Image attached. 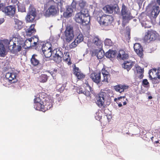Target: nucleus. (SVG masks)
<instances>
[{"instance_id":"obj_39","label":"nucleus","mask_w":160,"mask_h":160,"mask_svg":"<svg viewBox=\"0 0 160 160\" xmlns=\"http://www.w3.org/2000/svg\"><path fill=\"white\" fill-rule=\"evenodd\" d=\"M65 87L66 85L64 84H60L57 85L56 88L58 91L61 92L65 89Z\"/></svg>"},{"instance_id":"obj_40","label":"nucleus","mask_w":160,"mask_h":160,"mask_svg":"<svg viewBox=\"0 0 160 160\" xmlns=\"http://www.w3.org/2000/svg\"><path fill=\"white\" fill-rule=\"evenodd\" d=\"M52 49L42 52L45 57L47 58L50 57L52 54Z\"/></svg>"},{"instance_id":"obj_14","label":"nucleus","mask_w":160,"mask_h":160,"mask_svg":"<svg viewBox=\"0 0 160 160\" xmlns=\"http://www.w3.org/2000/svg\"><path fill=\"white\" fill-rule=\"evenodd\" d=\"M53 100L48 98H46L44 101H42L44 112L49 109L52 107Z\"/></svg>"},{"instance_id":"obj_7","label":"nucleus","mask_w":160,"mask_h":160,"mask_svg":"<svg viewBox=\"0 0 160 160\" xmlns=\"http://www.w3.org/2000/svg\"><path fill=\"white\" fill-rule=\"evenodd\" d=\"M64 34L66 41L68 42H71L74 36L73 27L70 25L67 26Z\"/></svg>"},{"instance_id":"obj_9","label":"nucleus","mask_w":160,"mask_h":160,"mask_svg":"<svg viewBox=\"0 0 160 160\" xmlns=\"http://www.w3.org/2000/svg\"><path fill=\"white\" fill-rule=\"evenodd\" d=\"M59 9L58 6L55 5H51L45 12L44 15L49 17L50 15L54 16L59 12Z\"/></svg>"},{"instance_id":"obj_15","label":"nucleus","mask_w":160,"mask_h":160,"mask_svg":"<svg viewBox=\"0 0 160 160\" xmlns=\"http://www.w3.org/2000/svg\"><path fill=\"white\" fill-rule=\"evenodd\" d=\"M101 72H94L91 74L90 78L95 83L98 84L101 81Z\"/></svg>"},{"instance_id":"obj_6","label":"nucleus","mask_w":160,"mask_h":160,"mask_svg":"<svg viewBox=\"0 0 160 160\" xmlns=\"http://www.w3.org/2000/svg\"><path fill=\"white\" fill-rule=\"evenodd\" d=\"M75 20L78 23L83 25H87L90 22V17L84 16V15L79 12L77 13L75 16Z\"/></svg>"},{"instance_id":"obj_38","label":"nucleus","mask_w":160,"mask_h":160,"mask_svg":"<svg viewBox=\"0 0 160 160\" xmlns=\"http://www.w3.org/2000/svg\"><path fill=\"white\" fill-rule=\"evenodd\" d=\"M153 84H158L160 82V76L149 78Z\"/></svg>"},{"instance_id":"obj_12","label":"nucleus","mask_w":160,"mask_h":160,"mask_svg":"<svg viewBox=\"0 0 160 160\" xmlns=\"http://www.w3.org/2000/svg\"><path fill=\"white\" fill-rule=\"evenodd\" d=\"M121 14L123 20L129 19L131 16V13L128 8L123 3L122 4Z\"/></svg>"},{"instance_id":"obj_54","label":"nucleus","mask_w":160,"mask_h":160,"mask_svg":"<svg viewBox=\"0 0 160 160\" xmlns=\"http://www.w3.org/2000/svg\"><path fill=\"white\" fill-rule=\"evenodd\" d=\"M143 26L145 28H150L151 27V26L149 25H147V23L146 22H144L142 23Z\"/></svg>"},{"instance_id":"obj_34","label":"nucleus","mask_w":160,"mask_h":160,"mask_svg":"<svg viewBox=\"0 0 160 160\" xmlns=\"http://www.w3.org/2000/svg\"><path fill=\"white\" fill-rule=\"evenodd\" d=\"M114 8L109 5L105 6L103 8V10L105 11L106 13H112L113 12Z\"/></svg>"},{"instance_id":"obj_13","label":"nucleus","mask_w":160,"mask_h":160,"mask_svg":"<svg viewBox=\"0 0 160 160\" xmlns=\"http://www.w3.org/2000/svg\"><path fill=\"white\" fill-rule=\"evenodd\" d=\"M16 10L14 6L12 5L8 6L5 7L4 13L7 16L12 17L14 15Z\"/></svg>"},{"instance_id":"obj_41","label":"nucleus","mask_w":160,"mask_h":160,"mask_svg":"<svg viewBox=\"0 0 160 160\" xmlns=\"http://www.w3.org/2000/svg\"><path fill=\"white\" fill-rule=\"evenodd\" d=\"M123 99V101H124L123 102V105H126L127 103V102L126 100H124L125 99V100H127V99L126 98L125 96H120L118 97V98H115L114 99V101L115 102H116L117 100L120 101L121 100V99Z\"/></svg>"},{"instance_id":"obj_31","label":"nucleus","mask_w":160,"mask_h":160,"mask_svg":"<svg viewBox=\"0 0 160 160\" xmlns=\"http://www.w3.org/2000/svg\"><path fill=\"white\" fill-rule=\"evenodd\" d=\"M116 52L115 50H109L106 53L105 55L107 58H112L115 57Z\"/></svg>"},{"instance_id":"obj_43","label":"nucleus","mask_w":160,"mask_h":160,"mask_svg":"<svg viewBox=\"0 0 160 160\" xmlns=\"http://www.w3.org/2000/svg\"><path fill=\"white\" fill-rule=\"evenodd\" d=\"M84 15V16L89 17L90 16L88 14V11L87 9H85V8H82L80 12H79Z\"/></svg>"},{"instance_id":"obj_57","label":"nucleus","mask_w":160,"mask_h":160,"mask_svg":"<svg viewBox=\"0 0 160 160\" xmlns=\"http://www.w3.org/2000/svg\"><path fill=\"white\" fill-rule=\"evenodd\" d=\"M114 9L115 10V11L117 13H118L119 12V9L118 7H115L114 8Z\"/></svg>"},{"instance_id":"obj_3","label":"nucleus","mask_w":160,"mask_h":160,"mask_svg":"<svg viewBox=\"0 0 160 160\" xmlns=\"http://www.w3.org/2000/svg\"><path fill=\"white\" fill-rule=\"evenodd\" d=\"M11 40L7 39L0 40V57H4L7 55L6 48H9Z\"/></svg>"},{"instance_id":"obj_23","label":"nucleus","mask_w":160,"mask_h":160,"mask_svg":"<svg viewBox=\"0 0 160 160\" xmlns=\"http://www.w3.org/2000/svg\"><path fill=\"white\" fill-rule=\"evenodd\" d=\"M92 53L94 54L96 56L98 59H101L104 56V52L103 50L101 49H95L94 50Z\"/></svg>"},{"instance_id":"obj_30","label":"nucleus","mask_w":160,"mask_h":160,"mask_svg":"<svg viewBox=\"0 0 160 160\" xmlns=\"http://www.w3.org/2000/svg\"><path fill=\"white\" fill-rule=\"evenodd\" d=\"M92 42L93 43L98 47H102V42L98 36H95L93 38Z\"/></svg>"},{"instance_id":"obj_55","label":"nucleus","mask_w":160,"mask_h":160,"mask_svg":"<svg viewBox=\"0 0 160 160\" xmlns=\"http://www.w3.org/2000/svg\"><path fill=\"white\" fill-rule=\"evenodd\" d=\"M63 98L61 96L59 97H57V102H61Z\"/></svg>"},{"instance_id":"obj_21","label":"nucleus","mask_w":160,"mask_h":160,"mask_svg":"<svg viewBox=\"0 0 160 160\" xmlns=\"http://www.w3.org/2000/svg\"><path fill=\"white\" fill-rule=\"evenodd\" d=\"M74 74L78 79H82L85 77V75L81 72L78 68L75 67L74 69Z\"/></svg>"},{"instance_id":"obj_10","label":"nucleus","mask_w":160,"mask_h":160,"mask_svg":"<svg viewBox=\"0 0 160 160\" xmlns=\"http://www.w3.org/2000/svg\"><path fill=\"white\" fill-rule=\"evenodd\" d=\"M158 36V34L156 32L152 31H148L146 33L143 40L145 42H148L155 40Z\"/></svg>"},{"instance_id":"obj_52","label":"nucleus","mask_w":160,"mask_h":160,"mask_svg":"<svg viewBox=\"0 0 160 160\" xmlns=\"http://www.w3.org/2000/svg\"><path fill=\"white\" fill-rule=\"evenodd\" d=\"M77 92L79 94L84 93V92L83 91L82 88L81 87H79L78 88Z\"/></svg>"},{"instance_id":"obj_18","label":"nucleus","mask_w":160,"mask_h":160,"mask_svg":"<svg viewBox=\"0 0 160 160\" xmlns=\"http://www.w3.org/2000/svg\"><path fill=\"white\" fill-rule=\"evenodd\" d=\"M160 12V10L159 6H153L151 12L149 15L150 17L151 18H156Z\"/></svg>"},{"instance_id":"obj_60","label":"nucleus","mask_w":160,"mask_h":160,"mask_svg":"<svg viewBox=\"0 0 160 160\" xmlns=\"http://www.w3.org/2000/svg\"><path fill=\"white\" fill-rule=\"evenodd\" d=\"M35 38L37 39V42H34V46H36L37 45V42H38V38L36 36H35Z\"/></svg>"},{"instance_id":"obj_33","label":"nucleus","mask_w":160,"mask_h":160,"mask_svg":"<svg viewBox=\"0 0 160 160\" xmlns=\"http://www.w3.org/2000/svg\"><path fill=\"white\" fill-rule=\"evenodd\" d=\"M135 68L137 72L140 74L138 78L140 79H142L144 76V69L139 66H136Z\"/></svg>"},{"instance_id":"obj_16","label":"nucleus","mask_w":160,"mask_h":160,"mask_svg":"<svg viewBox=\"0 0 160 160\" xmlns=\"http://www.w3.org/2000/svg\"><path fill=\"white\" fill-rule=\"evenodd\" d=\"M134 49L137 54L140 57L143 56V49L142 47L139 43H136L134 45Z\"/></svg>"},{"instance_id":"obj_26","label":"nucleus","mask_w":160,"mask_h":160,"mask_svg":"<svg viewBox=\"0 0 160 160\" xmlns=\"http://www.w3.org/2000/svg\"><path fill=\"white\" fill-rule=\"evenodd\" d=\"M133 65V63L132 61H125L122 66L123 68L126 69L128 71L131 69Z\"/></svg>"},{"instance_id":"obj_35","label":"nucleus","mask_w":160,"mask_h":160,"mask_svg":"<svg viewBox=\"0 0 160 160\" xmlns=\"http://www.w3.org/2000/svg\"><path fill=\"white\" fill-rule=\"evenodd\" d=\"M42 103H38L35 104L34 105V108L37 110L44 112L43 108V104L42 103Z\"/></svg>"},{"instance_id":"obj_32","label":"nucleus","mask_w":160,"mask_h":160,"mask_svg":"<svg viewBox=\"0 0 160 160\" xmlns=\"http://www.w3.org/2000/svg\"><path fill=\"white\" fill-rule=\"evenodd\" d=\"M52 49V45L50 42H47L44 44H43L42 46V52Z\"/></svg>"},{"instance_id":"obj_51","label":"nucleus","mask_w":160,"mask_h":160,"mask_svg":"<svg viewBox=\"0 0 160 160\" xmlns=\"http://www.w3.org/2000/svg\"><path fill=\"white\" fill-rule=\"evenodd\" d=\"M5 7H4V5L3 3H0V11H2V12H4V8Z\"/></svg>"},{"instance_id":"obj_2","label":"nucleus","mask_w":160,"mask_h":160,"mask_svg":"<svg viewBox=\"0 0 160 160\" xmlns=\"http://www.w3.org/2000/svg\"><path fill=\"white\" fill-rule=\"evenodd\" d=\"M16 75L13 73L7 72L4 78H2L1 79V83L3 86L7 87L11 83L15 82V79H16Z\"/></svg>"},{"instance_id":"obj_46","label":"nucleus","mask_w":160,"mask_h":160,"mask_svg":"<svg viewBox=\"0 0 160 160\" xmlns=\"http://www.w3.org/2000/svg\"><path fill=\"white\" fill-rule=\"evenodd\" d=\"M55 1L58 6H60L61 8H62L63 6L64 3H65V2L63 0H55Z\"/></svg>"},{"instance_id":"obj_64","label":"nucleus","mask_w":160,"mask_h":160,"mask_svg":"<svg viewBox=\"0 0 160 160\" xmlns=\"http://www.w3.org/2000/svg\"><path fill=\"white\" fill-rule=\"evenodd\" d=\"M157 2L158 5H160V0H157Z\"/></svg>"},{"instance_id":"obj_61","label":"nucleus","mask_w":160,"mask_h":160,"mask_svg":"<svg viewBox=\"0 0 160 160\" xmlns=\"http://www.w3.org/2000/svg\"><path fill=\"white\" fill-rule=\"evenodd\" d=\"M17 1V0H11V2L13 4L16 3Z\"/></svg>"},{"instance_id":"obj_47","label":"nucleus","mask_w":160,"mask_h":160,"mask_svg":"<svg viewBox=\"0 0 160 160\" xmlns=\"http://www.w3.org/2000/svg\"><path fill=\"white\" fill-rule=\"evenodd\" d=\"M104 44L105 46H111L112 45V42L109 39H106L104 41Z\"/></svg>"},{"instance_id":"obj_58","label":"nucleus","mask_w":160,"mask_h":160,"mask_svg":"<svg viewBox=\"0 0 160 160\" xmlns=\"http://www.w3.org/2000/svg\"><path fill=\"white\" fill-rule=\"evenodd\" d=\"M30 1L29 0H26L25 1V4L26 5H28L30 4Z\"/></svg>"},{"instance_id":"obj_11","label":"nucleus","mask_w":160,"mask_h":160,"mask_svg":"<svg viewBox=\"0 0 160 160\" xmlns=\"http://www.w3.org/2000/svg\"><path fill=\"white\" fill-rule=\"evenodd\" d=\"M53 53H54L53 56L54 61L57 63H59L62 61V57H63V52L60 50L59 49L57 48L55 50H54L53 51Z\"/></svg>"},{"instance_id":"obj_20","label":"nucleus","mask_w":160,"mask_h":160,"mask_svg":"<svg viewBox=\"0 0 160 160\" xmlns=\"http://www.w3.org/2000/svg\"><path fill=\"white\" fill-rule=\"evenodd\" d=\"M102 73L103 75V78L102 82H108V81L111 79L109 72L106 70L105 68H103L102 70Z\"/></svg>"},{"instance_id":"obj_1","label":"nucleus","mask_w":160,"mask_h":160,"mask_svg":"<svg viewBox=\"0 0 160 160\" xmlns=\"http://www.w3.org/2000/svg\"><path fill=\"white\" fill-rule=\"evenodd\" d=\"M97 19L100 25L106 26L111 24L113 18L111 15H102V12H99L97 16Z\"/></svg>"},{"instance_id":"obj_24","label":"nucleus","mask_w":160,"mask_h":160,"mask_svg":"<svg viewBox=\"0 0 160 160\" xmlns=\"http://www.w3.org/2000/svg\"><path fill=\"white\" fill-rule=\"evenodd\" d=\"M160 73V70L159 69H157L156 68L151 69L149 72V78H152L160 76L159 73Z\"/></svg>"},{"instance_id":"obj_17","label":"nucleus","mask_w":160,"mask_h":160,"mask_svg":"<svg viewBox=\"0 0 160 160\" xmlns=\"http://www.w3.org/2000/svg\"><path fill=\"white\" fill-rule=\"evenodd\" d=\"M129 88L128 85L119 84L114 86V88L116 92L121 93L127 90Z\"/></svg>"},{"instance_id":"obj_37","label":"nucleus","mask_w":160,"mask_h":160,"mask_svg":"<svg viewBox=\"0 0 160 160\" xmlns=\"http://www.w3.org/2000/svg\"><path fill=\"white\" fill-rule=\"evenodd\" d=\"M48 76L45 74H42L38 78V80L40 82H46L48 80Z\"/></svg>"},{"instance_id":"obj_4","label":"nucleus","mask_w":160,"mask_h":160,"mask_svg":"<svg viewBox=\"0 0 160 160\" xmlns=\"http://www.w3.org/2000/svg\"><path fill=\"white\" fill-rule=\"evenodd\" d=\"M108 93L103 92H100L96 96V103L100 108L104 107V102L108 98Z\"/></svg>"},{"instance_id":"obj_62","label":"nucleus","mask_w":160,"mask_h":160,"mask_svg":"<svg viewBox=\"0 0 160 160\" xmlns=\"http://www.w3.org/2000/svg\"><path fill=\"white\" fill-rule=\"evenodd\" d=\"M117 103H118V105L119 107H121L122 106V104L121 102H117Z\"/></svg>"},{"instance_id":"obj_5","label":"nucleus","mask_w":160,"mask_h":160,"mask_svg":"<svg viewBox=\"0 0 160 160\" xmlns=\"http://www.w3.org/2000/svg\"><path fill=\"white\" fill-rule=\"evenodd\" d=\"M108 93L103 92H100L96 96V103L100 108L104 107V102L108 98Z\"/></svg>"},{"instance_id":"obj_59","label":"nucleus","mask_w":160,"mask_h":160,"mask_svg":"<svg viewBox=\"0 0 160 160\" xmlns=\"http://www.w3.org/2000/svg\"><path fill=\"white\" fill-rule=\"evenodd\" d=\"M5 21L4 18H0V25L3 23Z\"/></svg>"},{"instance_id":"obj_50","label":"nucleus","mask_w":160,"mask_h":160,"mask_svg":"<svg viewBox=\"0 0 160 160\" xmlns=\"http://www.w3.org/2000/svg\"><path fill=\"white\" fill-rule=\"evenodd\" d=\"M142 84L145 85V87H148L149 86V83L148 82L147 79H144L142 81Z\"/></svg>"},{"instance_id":"obj_19","label":"nucleus","mask_w":160,"mask_h":160,"mask_svg":"<svg viewBox=\"0 0 160 160\" xmlns=\"http://www.w3.org/2000/svg\"><path fill=\"white\" fill-rule=\"evenodd\" d=\"M30 61L31 64L34 66H36L41 64L38 57L36 54H33L32 56Z\"/></svg>"},{"instance_id":"obj_48","label":"nucleus","mask_w":160,"mask_h":160,"mask_svg":"<svg viewBox=\"0 0 160 160\" xmlns=\"http://www.w3.org/2000/svg\"><path fill=\"white\" fill-rule=\"evenodd\" d=\"M42 100L39 97H35V98L34 99V104L37 103H42Z\"/></svg>"},{"instance_id":"obj_27","label":"nucleus","mask_w":160,"mask_h":160,"mask_svg":"<svg viewBox=\"0 0 160 160\" xmlns=\"http://www.w3.org/2000/svg\"><path fill=\"white\" fill-rule=\"evenodd\" d=\"M73 12V9L71 7L68 6L66 8V10L63 13L64 17L65 18H68L72 16Z\"/></svg>"},{"instance_id":"obj_36","label":"nucleus","mask_w":160,"mask_h":160,"mask_svg":"<svg viewBox=\"0 0 160 160\" xmlns=\"http://www.w3.org/2000/svg\"><path fill=\"white\" fill-rule=\"evenodd\" d=\"M62 59L65 61L69 62L71 60L69 53L68 52H64V54H63Z\"/></svg>"},{"instance_id":"obj_53","label":"nucleus","mask_w":160,"mask_h":160,"mask_svg":"<svg viewBox=\"0 0 160 160\" xmlns=\"http://www.w3.org/2000/svg\"><path fill=\"white\" fill-rule=\"evenodd\" d=\"M84 93H83L84 94H85L86 96L87 97L90 96L91 94L90 93V92H89L88 91H84Z\"/></svg>"},{"instance_id":"obj_25","label":"nucleus","mask_w":160,"mask_h":160,"mask_svg":"<svg viewBox=\"0 0 160 160\" xmlns=\"http://www.w3.org/2000/svg\"><path fill=\"white\" fill-rule=\"evenodd\" d=\"M22 48V47L21 45H17L15 43L13 42L11 51L12 53L16 54L21 51Z\"/></svg>"},{"instance_id":"obj_56","label":"nucleus","mask_w":160,"mask_h":160,"mask_svg":"<svg viewBox=\"0 0 160 160\" xmlns=\"http://www.w3.org/2000/svg\"><path fill=\"white\" fill-rule=\"evenodd\" d=\"M58 72V70L57 69L55 68L54 69L53 71L51 72V74L52 76L54 74H56Z\"/></svg>"},{"instance_id":"obj_28","label":"nucleus","mask_w":160,"mask_h":160,"mask_svg":"<svg viewBox=\"0 0 160 160\" xmlns=\"http://www.w3.org/2000/svg\"><path fill=\"white\" fill-rule=\"evenodd\" d=\"M15 24L14 27L17 30H19L22 28L23 23L21 21L19 20L17 18L14 19Z\"/></svg>"},{"instance_id":"obj_8","label":"nucleus","mask_w":160,"mask_h":160,"mask_svg":"<svg viewBox=\"0 0 160 160\" xmlns=\"http://www.w3.org/2000/svg\"><path fill=\"white\" fill-rule=\"evenodd\" d=\"M37 14L36 9L32 5L30 4L29 11L26 18V21L28 22H32L36 17Z\"/></svg>"},{"instance_id":"obj_29","label":"nucleus","mask_w":160,"mask_h":160,"mask_svg":"<svg viewBox=\"0 0 160 160\" xmlns=\"http://www.w3.org/2000/svg\"><path fill=\"white\" fill-rule=\"evenodd\" d=\"M35 24H32L26 31V34L28 36H31L33 33H35L36 30L35 28Z\"/></svg>"},{"instance_id":"obj_22","label":"nucleus","mask_w":160,"mask_h":160,"mask_svg":"<svg viewBox=\"0 0 160 160\" xmlns=\"http://www.w3.org/2000/svg\"><path fill=\"white\" fill-rule=\"evenodd\" d=\"M117 57L120 59L123 60L127 59L129 58L128 53L127 52H125L123 50H120Z\"/></svg>"},{"instance_id":"obj_49","label":"nucleus","mask_w":160,"mask_h":160,"mask_svg":"<svg viewBox=\"0 0 160 160\" xmlns=\"http://www.w3.org/2000/svg\"><path fill=\"white\" fill-rule=\"evenodd\" d=\"M76 41L75 40L73 42H72L71 44H70V48H72L76 47V46L77 45V44H77V43H76Z\"/></svg>"},{"instance_id":"obj_45","label":"nucleus","mask_w":160,"mask_h":160,"mask_svg":"<svg viewBox=\"0 0 160 160\" xmlns=\"http://www.w3.org/2000/svg\"><path fill=\"white\" fill-rule=\"evenodd\" d=\"M79 6L81 9L84 8L87 5L86 2L82 0H80L79 2Z\"/></svg>"},{"instance_id":"obj_42","label":"nucleus","mask_w":160,"mask_h":160,"mask_svg":"<svg viewBox=\"0 0 160 160\" xmlns=\"http://www.w3.org/2000/svg\"><path fill=\"white\" fill-rule=\"evenodd\" d=\"M75 40L76 41V42L77 44L81 42L83 40V35L82 34H79Z\"/></svg>"},{"instance_id":"obj_63","label":"nucleus","mask_w":160,"mask_h":160,"mask_svg":"<svg viewBox=\"0 0 160 160\" xmlns=\"http://www.w3.org/2000/svg\"><path fill=\"white\" fill-rule=\"evenodd\" d=\"M137 1L138 3H140L142 2H143V0H137Z\"/></svg>"},{"instance_id":"obj_44","label":"nucleus","mask_w":160,"mask_h":160,"mask_svg":"<svg viewBox=\"0 0 160 160\" xmlns=\"http://www.w3.org/2000/svg\"><path fill=\"white\" fill-rule=\"evenodd\" d=\"M18 8L19 11L21 12H26V8L24 5L20 4L18 6Z\"/></svg>"}]
</instances>
